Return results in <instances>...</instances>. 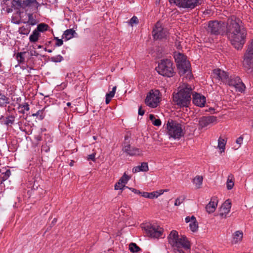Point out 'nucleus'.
<instances>
[{
    "label": "nucleus",
    "mask_w": 253,
    "mask_h": 253,
    "mask_svg": "<svg viewBox=\"0 0 253 253\" xmlns=\"http://www.w3.org/2000/svg\"><path fill=\"white\" fill-rule=\"evenodd\" d=\"M241 24L242 21L234 15L227 21L226 35L231 44L237 49L242 48L247 35L246 29Z\"/></svg>",
    "instance_id": "f257e3e1"
},
{
    "label": "nucleus",
    "mask_w": 253,
    "mask_h": 253,
    "mask_svg": "<svg viewBox=\"0 0 253 253\" xmlns=\"http://www.w3.org/2000/svg\"><path fill=\"white\" fill-rule=\"evenodd\" d=\"M168 240L175 253H185L182 248L186 250L190 249V243L187 238L185 236L179 237L178 232L175 230L171 231L168 237Z\"/></svg>",
    "instance_id": "f03ea898"
},
{
    "label": "nucleus",
    "mask_w": 253,
    "mask_h": 253,
    "mask_svg": "<svg viewBox=\"0 0 253 253\" xmlns=\"http://www.w3.org/2000/svg\"><path fill=\"white\" fill-rule=\"evenodd\" d=\"M12 7L14 9L18 10L17 13L19 15L22 12L21 9L27 12H37L40 4L37 0H12L11 1Z\"/></svg>",
    "instance_id": "7ed1b4c3"
},
{
    "label": "nucleus",
    "mask_w": 253,
    "mask_h": 253,
    "mask_svg": "<svg viewBox=\"0 0 253 253\" xmlns=\"http://www.w3.org/2000/svg\"><path fill=\"white\" fill-rule=\"evenodd\" d=\"M192 88L188 85L180 88L179 91L173 95V101L180 107H188L191 99Z\"/></svg>",
    "instance_id": "20e7f679"
},
{
    "label": "nucleus",
    "mask_w": 253,
    "mask_h": 253,
    "mask_svg": "<svg viewBox=\"0 0 253 253\" xmlns=\"http://www.w3.org/2000/svg\"><path fill=\"white\" fill-rule=\"evenodd\" d=\"M156 70L159 74L167 77H172L175 73L173 63L168 59L162 60Z\"/></svg>",
    "instance_id": "39448f33"
},
{
    "label": "nucleus",
    "mask_w": 253,
    "mask_h": 253,
    "mask_svg": "<svg viewBox=\"0 0 253 253\" xmlns=\"http://www.w3.org/2000/svg\"><path fill=\"white\" fill-rule=\"evenodd\" d=\"M167 127L170 137L179 139L184 135L182 125L176 121L169 119L167 124Z\"/></svg>",
    "instance_id": "423d86ee"
},
{
    "label": "nucleus",
    "mask_w": 253,
    "mask_h": 253,
    "mask_svg": "<svg viewBox=\"0 0 253 253\" xmlns=\"http://www.w3.org/2000/svg\"><path fill=\"white\" fill-rule=\"evenodd\" d=\"M174 58L177 63V67L180 75L187 73L191 74L190 64L186 60V57L182 53H178L174 55Z\"/></svg>",
    "instance_id": "0eeeda50"
},
{
    "label": "nucleus",
    "mask_w": 253,
    "mask_h": 253,
    "mask_svg": "<svg viewBox=\"0 0 253 253\" xmlns=\"http://www.w3.org/2000/svg\"><path fill=\"white\" fill-rule=\"evenodd\" d=\"M243 66L247 71L253 70V40L244 55Z\"/></svg>",
    "instance_id": "6e6552de"
},
{
    "label": "nucleus",
    "mask_w": 253,
    "mask_h": 253,
    "mask_svg": "<svg viewBox=\"0 0 253 253\" xmlns=\"http://www.w3.org/2000/svg\"><path fill=\"white\" fill-rule=\"evenodd\" d=\"M224 23L217 21H211L209 22L207 31L211 34L217 35L222 33L224 30Z\"/></svg>",
    "instance_id": "1a4fd4ad"
},
{
    "label": "nucleus",
    "mask_w": 253,
    "mask_h": 253,
    "mask_svg": "<svg viewBox=\"0 0 253 253\" xmlns=\"http://www.w3.org/2000/svg\"><path fill=\"white\" fill-rule=\"evenodd\" d=\"M142 228L146 231L148 237L153 238H159L162 236L163 232V229L162 228L151 224H146Z\"/></svg>",
    "instance_id": "9d476101"
},
{
    "label": "nucleus",
    "mask_w": 253,
    "mask_h": 253,
    "mask_svg": "<svg viewBox=\"0 0 253 253\" xmlns=\"http://www.w3.org/2000/svg\"><path fill=\"white\" fill-rule=\"evenodd\" d=\"M160 92L158 90L151 91L145 99V103L152 108L156 107L160 101Z\"/></svg>",
    "instance_id": "9b49d317"
},
{
    "label": "nucleus",
    "mask_w": 253,
    "mask_h": 253,
    "mask_svg": "<svg viewBox=\"0 0 253 253\" xmlns=\"http://www.w3.org/2000/svg\"><path fill=\"white\" fill-rule=\"evenodd\" d=\"M152 34L154 39L157 40L166 38L168 36V32L166 29L162 27L161 24L158 22L156 24Z\"/></svg>",
    "instance_id": "f8f14e48"
},
{
    "label": "nucleus",
    "mask_w": 253,
    "mask_h": 253,
    "mask_svg": "<svg viewBox=\"0 0 253 253\" xmlns=\"http://www.w3.org/2000/svg\"><path fill=\"white\" fill-rule=\"evenodd\" d=\"M230 86H234L236 91L242 92L244 91L245 85L242 82L239 77H231L230 78H228V81L225 83Z\"/></svg>",
    "instance_id": "ddd939ff"
},
{
    "label": "nucleus",
    "mask_w": 253,
    "mask_h": 253,
    "mask_svg": "<svg viewBox=\"0 0 253 253\" xmlns=\"http://www.w3.org/2000/svg\"><path fill=\"white\" fill-rule=\"evenodd\" d=\"M216 122L217 118L216 117L213 116L203 117L199 119V125L201 128H203L211 124L216 123Z\"/></svg>",
    "instance_id": "4468645a"
},
{
    "label": "nucleus",
    "mask_w": 253,
    "mask_h": 253,
    "mask_svg": "<svg viewBox=\"0 0 253 253\" xmlns=\"http://www.w3.org/2000/svg\"><path fill=\"white\" fill-rule=\"evenodd\" d=\"M213 77L216 79L221 80L224 83L228 81V74L226 72L219 69H216L213 70Z\"/></svg>",
    "instance_id": "2eb2a0df"
},
{
    "label": "nucleus",
    "mask_w": 253,
    "mask_h": 253,
    "mask_svg": "<svg viewBox=\"0 0 253 253\" xmlns=\"http://www.w3.org/2000/svg\"><path fill=\"white\" fill-rule=\"evenodd\" d=\"M123 150L128 155L132 156L139 155L142 152L139 149L131 146L129 144H126V143H125Z\"/></svg>",
    "instance_id": "dca6fc26"
},
{
    "label": "nucleus",
    "mask_w": 253,
    "mask_h": 253,
    "mask_svg": "<svg viewBox=\"0 0 253 253\" xmlns=\"http://www.w3.org/2000/svg\"><path fill=\"white\" fill-rule=\"evenodd\" d=\"M231 207V203L229 200H227L220 208L219 215L223 218H226L227 214L229 212Z\"/></svg>",
    "instance_id": "f3484780"
},
{
    "label": "nucleus",
    "mask_w": 253,
    "mask_h": 253,
    "mask_svg": "<svg viewBox=\"0 0 253 253\" xmlns=\"http://www.w3.org/2000/svg\"><path fill=\"white\" fill-rule=\"evenodd\" d=\"M206 99L204 96L196 93L193 94V103L197 106L203 107L206 103Z\"/></svg>",
    "instance_id": "a211bd4d"
},
{
    "label": "nucleus",
    "mask_w": 253,
    "mask_h": 253,
    "mask_svg": "<svg viewBox=\"0 0 253 253\" xmlns=\"http://www.w3.org/2000/svg\"><path fill=\"white\" fill-rule=\"evenodd\" d=\"M183 8L193 9L201 4L202 0H183Z\"/></svg>",
    "instance_id": "6ab92c4d"
},
{
    "label": "nucleus",
    "mask_w": 253,
    "mask_h": 253,
    "mask_svg": "<svg viewBox=\"0 0 253 253\" xmlns=\"http://www.w3.org/2000/svg\"><path fill=\"white\" fill-rule=\"evenodd\" d=\"M217 205V200L216 198L213 197L211 199L210 203L206 206V209L207 211L209 213L213 212Z\"/></svg>",
    "instance_id": "aec40b11"
},
{
    "label": "nucleus",
    "mask_w": 253,
    "mask_h": 253,
    "mask_svg": "<svg viewBox=\"0 0 253 253\" xmlns=\"http://www.w3.org/2000/svg\"><path fill=\"white\" fill-rule=\"evenodd\" d=\"M243 237V233L241 231H236L232 236V244H237L242 240Z\"/></svg>",
    "instance_id": "412c9836"
},
{
    "label": "nucleus",
    "mask_w": 253,
    "mask_h": 253,
    "mask_svg": "<svg viewBox=\"0 0 253 253\" xmlns=\"http://www.w3.org/2000/svg\"><path fill=\"white\" fill-rule=\"evenodd\" d=\"M148 165L147 163L143 162L141 164L140 166H138L134 167L132 169V171L133 172H137L139 171H145L146 172L148 171Z\"/></svg>",
    "instance_id": "4be33fe9"
},
{
    "label": "nucleus",
    "mask_w": 253,
    "mask_h": 253,
    "mask_svg": "<svg viewBox=\"0 0 253 253\" xmlns=\"http://www.w3.org/2000/svg\"><path fill=\"white\" fill-rule=\"evenodd\" d=\"M75 34L77 35V33L75 30L73 29H69L64 32L62 38L65 39L66 41H68L73 38Z\"/></svg>",
    "instance_id": "5701e85b"
},
{
    "label": "nucleus",
    "mask_w": 253,
    "mask_h": 253,
    "mask_svg": "<svg viewBox=\"0 0 253 253\" xmlns=\"http://www.w3.org/2000/svg\"><path fill=\"white\" fill-rule=\"evenodd\" d=\"M162 194H163L162 191H161V193H158V191H154L151 193L142 192V196L145 198L152 199L154 198H158L160 195Z\"/></svg>",
    "instance_id": "b1692460"
},
{
    "label": "nucleus",
    "mask_w": 253,
    "mask_h": 253,
    "mask_svg": "<svg viewBox=\"0 0 253 253\" xmlns=\"http://www.w3.org/2000/svg\"><path fill=\"white\" fill-rule=\"evenodd\" d=\"M191 222L189 224V227L190 230L195 232L197 231L198 229V223L197 222L196 217L192 215L191 217Z\"/></svg>",
    "instance_id": "393cba45"
},
{
    "label": "nucleus",
    "mask_w": 253,
    "mask_h": 253,
    "mask_svg": "<svg viewBox=\"0 0 253 253\" xmlns=\"http://www.w3.org/2000/svg\"><path fill=\"white\" fill-rule=\"evenodd\" d=\"M226 140L220 137L218 140V148L220 150V153L224 152Z\"/></svg>",
    "instance_id": "a878e982"
},
{
    "label": "nucleus",
    "mask_w": 253,
    "mask_h": 253,
    "mask_svg": "<svg viewBox=\"0 0 253 253\" xmlns=\"http://www.w3.org/2000/svg\"><path fill=\"white\" fill-rule=\"evenodd\" d=\"M203 178V176L197 175L193 179V182L195 184L197 188L199 189L202 184Z\"/></svg>",
    "instance_id": "bb28decb"
},
{
    "label": "nucleus",
    "mask_w": 253,
    "mask_h": 253,
    "mask_svg": "<svg viewBox=\"0 0 253 253\" xmlns=\"http://www.w3.org/2000/svg\"><path fill=\"white\" fill-rule=\"evenodd\" d=\"M233 179L234 176L233 174H230V175H228L226 183L227 188L228 190H231V189H232L234 185Z\"/></svg>",
    "instance_id": "cd10ccee"
},
{
    "label": "nucleus",
    "mask_w": 253,
    "mask_h": 253,
    "mask_svg": "<svg viewBox=\"0 0 253 253\" xmlns=\"http://www.w3.org/2000/svg\"><path fill=\"white\" fill-rule=\"evenodd\" d=\"M40 37V34L38 32V31L35 30L32 34L30 36L29 40L31 42H36L38 41L39 38Z\"/></svg>",
    "instance_id": "c85d7f7f"
},
{
    "label": "nucleus",
    "mask_w": 253,
    "mask_h": 253,
    "mask_svg": "<svg viewBox=\"0 0 253 253\" xmlns=\"http://www.w3.org/2000/svg\"><path fill=\"white\" fill-rule=\"evenodd\" d=\"M48 28L49 26L47 24L45 23H41L38 25L37 29L36 30L38 31V32H43L47 31Z\"/></svg>",
    "instance_id": "c756f323"
},
{
    "label": "nucleus",
    "mask_w": 253,
    "mask_h": 253,
    "mask_svg": "<svg viewBox=\"0 0 253 253\" xmlns=\"http://www.w3.org/2000/svg\"><path fill=\"white\" fill-rule=\"evenodd\" d=\"M9 103V98L5 95L0 94V103L1 106H6V104Z\"/></svg>",
    "instance_id": "7c9ffc66"
},
{
    "label": "nucleus",
    "mask_w": 253,
    "mask_h": 253,
    "mask_svg": "<svg viewBox=\"0 0 253 253\" xmlns=\"http://www.w3.org/2000/svg\"><path fill=\"white\" fill-rule=\"evenodd\" d=\"M149 119L152 121V124L156 126H160L161 125V121L159 119H156L153 114L149 115Z\"/></svg>",
    "instance_id": "2f4dec72"
},
{
    "label": "nucleus",
    "mask_w": 253,
    "mask_h": 253,
    "mask_svg": "<svg viewBox=\"0 0 253 253\" xmlns=\"http://www.w3.org/2000/svg\"><path fill=\"white\" fill-rule=\"evenodd\" d=\"M30 27L28 25L22 26L19 28V33L22 35H28L30 33Z\"/></svg>",
    "instance_id": "473e14b6"
},
{
    "label": "nucleus",
    "mask_w": 253,
    "mask_h": 253,
    "mask_svg": "<svg viewBox=\"0 0 253 253\" xmlns=\"http://www.w3.org/2000/svg\"><path fill=\"white\" fill-rule=\"evenodd\" d=\"M26 53V51L18 52L16 55V59L19 63H23L25 61L24 55Z\"/></svg>",
    "instance_id": "72a5a7b5"
},
{
    "label": "nucleus",
    "mask_w": 253,
    "mask_h": 253,
    "mask_svg": "<svg viewBox=\"0 0 253 253\" xmlns=\"http://www.w3.org/2000/svg\"><path fill=\"white\" fill-rule=\"evenodd\" d=\"M129 249L132 253H137L141 249L135 243H131L129 245Z\"/></svg>",
    "instance_id": "f704fd0d"
},
{
    "label": "nucleus",
    "mask_w": 253,
    "mask_h": 253,
    "mask_svg": "<svg viewBox=\"0 0 253 253\" xmlns=\"http://www.w3.org/2000/svg\"><path fill=\"white\" fill-rule=\"evenodd\" d=\"M28 20L27 23L29 25L33 26L37 24V22L35 19L34 18L32 13L28 14Z\"/></svg>",
    "instance_id": "c9c22d12"
},
{
    "label": "nucleus",
    "mask_w": 253,
    "mask_h": 253,
    "mask_svg": "<svg viewBox=\"0 0 253 253\" xmlns=\"http://www.w3.org/2000/svg\"><path fill=\"white\" fill-rule=\"evenodd\" d=\"M130 177L127 176L126 173H124L123 176H122L120 179L119 180L121 183H123L124 184H126L127 183V181L129 180Z\"/></svg>",
    "instance_id": "e433bc0d"
},
{
    "label": "nucleus",
    "mask_w": 253,
    "mask_h": 253,
    "mask_svg": "<svg viewBox=\"0 0 253 253\" xmlns=\"http://www.w3.org/2000/svg\"><path fill=\"white\" fill-rule=\"evenodd\" d=\"M50 60L53 62H60L63 60V57L60 55H58L55 56L51 57Z\"/></svg>",
    "instance_id": "4c0bfd02"
},
{
    "label": "nucleus",
    "mask_w": 253,
    "mask_h": 253,
    "mask_svg": "<svg viewBox=\"0 0 253 253\" xmlns=\"http://www.w3.org/2000/svg\"><path fill=\"white\" fill-rule=\"evenodd\" d=\"M14 116L12 115H10L6 118V120L5 122V124L7 126H8L10 124H12L14 121Z\"/></svg>",
    "instance_id": "58836bf2"
},
{
    "label": "nucleus",
    "mask_w": 253,
    "mask_h": 253,
    "mask_svg": "<svg viewBox=\"0 0 253 253\" xmlns=\"http://www.w3.org/2000/svg\"><path fill=\"white\" fill-rule=\"evenodd\" d=\"M125 188H128L127 186H125L123 183H121L120 181L118 182L115 185V190H123Z\"/></svg>",
    "instance_id": "ea45409f"
},
{
    "label": "nucleus",
    "mask_w": 253,
    "mask_h": 253,
    "mask_svg": "<svg viewBox=\"0 0 253 253\" xmlns=\"http://www.w3.org/2000/svg\"><path fill=\"white\" fill-rule=\"evenodd\" d=\"M183 0H169L170 3H173L176 5L182 7Z\"/></svg>",
    "instance_id": "a19ab883"
},
{
    "label": "nucleus",
    "mask_w": 253,
    "mask_h": 253,
    "mask_svg": "<svg viewBox=\"0 0 253 253\" xmlns=\"http://www.w3.org/2000/svg\"><path fill=\"white\" fill-rule=\"evenodd\" d=\"M11 174L10 170L9 169H7L4 173L3 176L1 177V183H2L3 181L7 179V178L9 177Z\"/></svg>",
    "instance_id": "79ce46f5"
},
{
    "label": "nucleus",
    "mask_w": 253,
    "mask_h": 253,
    "mask_svg": "<svg viewBox=\"0 0 253 253\" xmlns=\"http://www.w3.org/2000/svg\"><path fill=\"white\" fill-rule=\"evenodd\" d=\"M45 109V107L43 108V109L42 110H39L36 113L33 114L32 116H38L40 117V118L42 120L44 117V115H43V112Z\"/></svg>",
    "instance_id": "37998d69"
},
{
    "label": "nucleus",
    "mask_w": 253,
    "mask_h": 253,
    "mask_svg": "<svg viewBox=\"0 0 253 253\" xmlns=\"http://www.w3.org/2000/svg\"><path fill=\"white\" fill-rule=\"evenodd\" d=\"M139 22L138 19L137 17L134 16L129 20L128 23L131 26H133V24H138Z\"/></svg>",
    "instance_id": "c03bdc74"
},
{
    "label": "nucleus",
    "mask_w": 253,
    "mask_h": 253,
    "mask_svg": "<svg viewBox=\"0 0 253 253\" xmlns=\"http://www.w3.org/2000/svg\"><path fill=\"white\" fill-rule=\"evenodd\" d=\"M184 199H185V197H184L181 196V197H178L175 200V203H174V205L176 206H179L180 205V204L183 202Z\"/></svg>",
    "instance_id": "a18cd8bd"
},
{
    "label": "nucleus",
    "mask_w": 253,
    "mask_h": 253,
    "mask_svg": "<svg viewBox=\"0 0 253 253\" xmlns=\"http://www.w3.org/2000/svg\"><path fill=\"white\" fill-rule=\"evenodd\" d=\"M116 86H115L113 87V88H112V90L109 93H108L106 94V95L108 96H109L111 98H112L113 97H114V95H115V92H116Z\"/></svg>",
    "instance_id": "49530a36"
},
{
    "label": "nucleus",
    "mask_w": 253,
    "mask_h": 253,
    "mask_svg": "<svg viewBox=\"0 0 253 253\" xmlns=\"http://www.w3.org/2000/svg\"><path fill=\"white\" fill-rule=\"evenodd\" d=\"M54 39L56 41V46H59L63 44V42L62 39H59L57 37H54Z\"/></svg>",
    "instance_id": "de8ad7c7"
},
{
    "label": "nucleus",
    "mask_w": 253,
    "mask_h": 253,
    "mask_svg": "<svg viewBox=\"0 0 253 253\" xmlns=\"http://www.w3.org/2000/svg\"><path fill=\"white\" fill-rule=\"evenodd\" d=\"M243 140V137L242 136H240L239 137H238L236 139V142L237 144L239 145V147H240L241 145L242 144Z\"/></svg>",
    "instance_id": "09e8293b"
},
{
    "label": "nucleus",
    "mask_w": 253,
    "mask_h": 253,
    "mask_svg": "<svg viewBox=\"0 0 253 253\" xmlns=\"http://www.w3.org/2000/svg\"><path fill=\"white\" fill-rule=\"evenodd\" d=\"M95 154L92 153V154L89 155L87 157L88 160H92V161H95Z\"/></svg>",
    "instance_id": "8fccbe9b"
},
{
    "label": "nucleus",
    "mask_w": 253,
    "mask_h": 253,
    "mask_svg": "<svg viewBox=\"0 0 253 253\" xmlns=\"http://www.w3.org/2000/svg\"><path fill=\"white\" fill-rule=\"evenodd\" d=\"M128 188L129 189L131 190L132 191V192H133V193H134L135 194H140L142 196V192H140V191H139V190H138L137 189H134V188H132L128 187Z\"/></svg>",
    "instance_id": "3c124183"
},
{
    "label": "nucleus",
    "mask_w": 253,
    "mask_h": 253,
    "mask_svg": "<svg viewBox=\"0 0 253 253\" xmlns=\"http://www.w3.org/2000/svg\"><path fill=\"white\" fill-rule=\"evenodd\" d=\"M144 113H145V110L142 109V106H140L139 107V109H138V114L139 115L142 116L144 114Z\"/></svg>",
    "instance_id": "603ef678"
},
{
    "label": "nucleus",
    "mask_w": 253,
    "mask_h": 253,
    "mask_svg": "<svg viewBox=\"0 0 253 253\" xmlns=\"http://www.w3.org/2000/svg\"><path fill=\"white\" fill-rule=\"evenodd\" d=\"M22 107L24 108V110L26 111H29L30 108L29 107V105L27 103H25L24 104L22 105Z\"/></svg>",
    "instance_id": "864d4df0"
},
{
    "label": "nucleus",
    "mask_w": 253,
    "mask_h": 253,
    "mask_svg": "<svg viewBox=\"0 0 253 253\" xmlns=\"http://www.w3.org/2000/svg\"><path fill=\"white\" fill-rule=\"evenodd\" d=\"M111 97H110L109 96H108L107 95H106V100H105V102H106V103L107 104L109 103V102L111 101Z\"/></svg>",
    "instance_id": "5fc2aeb1"
},
{
    "label": "nucleus",
    "mask_w": 253,
    "mask_h": 253,
    "mask_svg": "<svg viewBox=\"0 0 253 253\" xmlns=\"http://www.w3.org/2000/svg\"><path fill=\"white\" fill-rule=\"evenodd\" d=\"M185 221L186 222L188 223V222H191V217H190L189 216H187L186 218H185Z\"/></svg>",
    "instance_id": "6e6d98bb"
},
{
    "label": "nucleus",
    "mask_w": 253,
    "mask_h": 253,
    "mask_svg": "<svg viewBox=\"0 0 253 253\" xmlns=\"http://www.w3.org/2000/svg\"><path fill=\"white\" fill-rule=\"evenodd\" d=\"M38 55V54L37 53V52L36 51H34L33 52L31 51V56H33V55L37 56Z\"/></svg>",
    "instance_id": "4d7b16f0"
},
{
    "label": "nucleus",
    "mask_w": 253,
    "mask_h": 253,
    "mask_svg": "<svg viewBox=\"0 0 253 253\" xmlns=\"http://www.w3.org/2000/svg\"><path fill=\"white\" fill-rule=\"evenodd\" d=\"M161 191H162L163 194L164 192H168V191H169V190L168 189L161 190L158 191V193H161Z\"/></svg>",
    "instance_id": "13d9d810"
},
{
    "label": "nucleus",
    "mask_w": 253,
    "mask_h": 253,
    "mask_svg": "<svg viewBox=\"0 0 253 253\" xmlns=\"http://www.w3.org/2000/svg\"><path fill=\"white\" fill-rule=\"evenodd\" d=\"M57 221V219L56 218H54L53 221H52V224L54 225L55 223H56Z\"/></svg>",
    "instance_id": "bf43d9fd"
},
{
    "label": "nucleus",
    "mask_w": 253,
    "mask_h": 253,
    "mask_svg": "<svg viewBox=\"0 0 253 253\" xmlns=\"http://www.w3.org/2000/svg\"><path fill=\"white\" fill-rule=\"evenodd\" d=\"M71 103H70V102H68V103H67V105L68 106H69H69H71Z\"/></svg>",
    "instance_id": "052dcab7"
},
{
    "label": "nucleus",
    "mask_w": 253,
    "mask_h": 253,
    "mask_svg": "<svg viewBox=\"0 0 253 253\" xmlns=\"http://www.w3.org/2000/svg\"><path fill=\"white\" fill-rule=\"evenodd\" d=\"M47 51L48 52H49V53H51V52H52V50H51V49H48V50H47Z\"/></svg>",
    "instance_id": "680f3d73"
},
{
    "label": "nucleus",
    "mask_w": 253,
    "mask_h": 253,
    "mask_svg": "<svg viewBox=\"0 0 253 253\" xmlns=\"http://www.w3.org/2000/svg\"><path fill=\"white\" fill-rule=\"evenodd\" d=\"M96 138H97V137H96V136H94L93 137V139H94V140H96Z\"/></svg>",
    "instance_id": "e2e57ef3"
},
{
    "label": "nucleus",
    "mask_w": 253,
    "mask_h": 253,
    "mask_svg": "<svg viewBox=\"0 0 253 253\" xmlns=\"http://www.w3.org/2000/svg\"><path fill=\"white\" fill-rule=\"evenodd\" d=\"M128 137L127 136H125V140H126L127 139H128Z\"/></svg>",
    "instance_id": "0e129e2a"
},
{
    "label": "nucleus",
    "mask_w": 253,
    "mask_h": 253,
    "mask_svg": "<svg viewBox=\"0 0 253 253\" xmlns=\"http://www.w3.org/2000/svg\"><path fill=\"white\" fill-rule=\"evenodd\" d=\"M72 165H73L72 163H71L70 164V166H72Z\"/></svg>",
    "instance_id": "69168bd1"
}]
</instances>
